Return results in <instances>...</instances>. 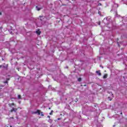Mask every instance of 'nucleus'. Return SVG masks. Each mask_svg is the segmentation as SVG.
<instances>
[{
    "instance_id": "f257e3e1",
    "label": "nucleus",
    "mask_w": 127,
    "mask_h": 127,
    "mask_svg": "<svg viewBox=\"0 0 127 127\" xmlns=\"http://www.w3.org/2000/svg\"><path fill=\"white\" fill-rule=\"evenodd\" d=\"M103 22H104L105 25L107 26L109 24H112L111 21V17H108L104 19Z\"/></svg>"
},
{
    "instance_id": "f03ea898",
    "label": "nucleus",
    "mask_w": 127,
    "mask_h": 127,
    "mask_svg": "<svg viewBox=\"0 0 127 127\" xmlns=\"http://www.w3.org/2000/svg\"><path fill=\"white\" fill-rule=\"evenodd\" d=\"M41 112V111L40 110H37L36 112H32V114L34 115H36V114H38V115H40Z\"/></svg>"
},
{
    "instance_id": "7ed1b4c3",
    "label": "nucleus",
    "mask_w": 127,
    "mask_h": 127,
    "mask_svg": "<svg viewBox=\"0 0 127 127\" xmlns=\"http://www.w3.org/2000/svg\"><path fill=\"white\" fill-rule=\"evenodd\" d=\"M18 109H19V108H13L11 110H10V113H12L13 112H16V111H17V110H18Z\"/></svg>"
},
{
    "instance_id": "20e7f679",
    "label": "nucleus",
    "mask_w": 127,
    "mask_h": 127,
    "mask_svg": "<svg viewBox=\"0 0 127 127\" xmlns=\"http://www.w3.org/2000/svg\"><path fill=\"white\" fill-rule=\"evenodd\" d=\"M112 100H113V96H109L108 97V101H112Z\"/></svg>"
},
{
    "instance_id": "39448f33",
    "label": "nucleus",
    "mask_w": 127,
    "mask_h": 127,
    "mask_svg": "<svg viewBox=\"0 0 127 127\" xmlns=\"http://www.w3.org/2000/svg\"><path fill=\"white\" fill-rule=\"evenodd\" d=\"M96 73H97V74H98L99 76H101V71H100V70L96 71Z\"/></svg>"
},
{
    "instance_id": "423d86ee",
    "label": "nucleus",
    "mask_w": 127,
    "mask_h": 127,
    "mask_svg": "<svg viewBox=\"0 0 127 127\" xmlns=\"http://www.w3.org/2000/svg\"><path fill=\"white\" fill-rule=\"evenodd\" d=\"M36 32L37 34H38V35H40V33H41L39 30L36 31Z\"/></svg>"
},
{
    "instance_id": "0eeeda50",
    "label": "nucleus",
    "mask_w": 127,
    "mask_h": 127,
    "mask_svg": "<svg viewBox=\"0 0 127 127\" xmlns=\"http://www.w3.org/2000/svg\"><path fill=\"white\" fill-rule=\"evenodd\" d=\"M36 9H37V10H40V9H41V8H41V7H38V6H37L36 7Z\"/></svg>"
},
{
    "instance_id": "6e6552de",
    "label": "nucleus",
    "mask_w": 127,
    "mask_h": 127,
    "mask_svg": "<svg viewBox=\"0 0 127 127\" xmlns=\"http://www.w3.org/2000/svg\"><path fill=\"white\" fill-rule=\"evenodd\" d=\"M12 106H14V103L9 104V106L11 107Z\"/></svg>"
},
{
    "instance_id": "1a4fd4ad",
    "label": "nucleus",
    "mask_w": 127,
    "mask_h": 127,
    "mask_svg": "<svg viewBox=\"0 0 127 127\" xmlns=\"http://www.w3.org/2000/svg\"><path fill=\"white\" fill-rule=\"evenodd\" d=\"M107 77H108V75L105 74L103 76L104 79L107 78Z\"/></svg>"
},
{
    "instance_id": "9d476101",
    "label": "nucleus",
    "mask_w": 127,
    "mask_h": 127,
    "mask_svg": "<svg viewBox=\"0 0 127 127\" xmlns=\"http://www.w3.org/2000/svg\"><path fill=\"white\" fill-rule=\"evenodd\" d=\"M50 115H53V110L51 111V112L50 113Z\"/></svg>"
},
{
    "instance_id": "9b49d317",
    "label": "nucleus",
    "mask_w": 127,
    "mask_h": 127,
    "mask_svg": "<svg viewBox=\"0 0 127 127\" xmlns=\"http://www.w3.org/2000/svg\"><path fill=\"white\" fill-rule=\"evenodd\" d=\"M41 116H42V117H44V114H43V112H41Z\"/></svg>"
},
{
    "instance_id": "f8f14e48",
    "label": "nucleus",
    "mask_w": 127,
    "mask_h": 127,
    "mask_svg": "<svg viewBox=\"0 0 127 127\" xmlns=\"http://www.w3.org/2000/svg\"><path fill=\"white\" fill-rule=\"evenodd\" d=\"M81 78H78V81L79 82H81Z\"/></svg>"
},
{
    "instance_id": "ddd939ff",
    "label": "nucleus",
    "mask_w": 127,
    "mask_h": 127,
    "mask_svg": "<svg viewBox=\"0 0 127 127\" xmlns=\"http://www.w3.org/2000/svg\"><path fill=\"white\" fill-rule=\"evenodd\" d=\"M18 99H21V96H18Z\"/></svg>"
},
{
    "instance_id": "4468645a",
    "label": "nucleus",
    "mask_w": 127,
    "mask_h": 127,
    "mask_svg": "<svg viewBox=\"0 0 127 127\" xmlns=\"http://www.w3.org/2000/svg\"><path fill=\"white\" fill-rule=\"evenodd\" d=\"M74 101L75 102V103H77V102H78V98H76V99L74 100Z\"/></svg>"
},
{
    "instance_id": "2eb2a0df",
    "label": "nucleus",
    "mask_w": 127,
    "mask_h": 127,
    "mask_svg": "<svg viewBox=\"0 0 127 127\" xmlns=\"http://www.w3.org/2000/svg\"><path fill=\"white\" fill-rule=\"evenodd\" d=\"M115 6H117V7L119 6L118 5V4H115Z\"/></svg>"
},
{
    "instance_id": "dca6fc26",
    "label": "nucleus",
    "mask_w": 127,
    "mask_h": 127,
    "mask_svg": "<svg viewBox=\"0 0 127 127\" xmlns=\"http://www.w3.org/2000/svg\"><path fill=\"white\" fill-rule=\"evenodd\" d=\"M98 25H101V22H98Z\"/></svg>"
},
{
    "instance_id": "f3484780",
    "label": "nucleus",
    "mask_w": 127,
    "mask_h": 127,
    "mask_svg": "<svg viewBox=\"0 0 127 127\" xmlns=\"http://www.w3.org/2000/svg\"><path fill=\"white\" fill-rule=\"evenodd\" d=\"M4 83L6 84V83H7V82L6 81L4 82Z\"/></svg>"
},
{
    "instance_id": "a211bd4d",
    "label": "nucleus",
    "mask_w": 127,
    "mask_h": 127,
    "mask_svg": "<svg viewBox=\"0 0 127 127\" xmlns=\"http://www.w3.org/2000/svg\"><path fill=\"white\" fill-rule=\"evenodd\" d=\"M47 118H48L49 119H50V116H48Z\"/></svg>"
},
{
    "instance_id": "6ab92c4d",
    "label": "nucleus",
    "mask_w": 127,
    "mask_h": 127,
    "mask_svg": "<svg viewBox=\"0 0 127 127\" xmlns=\"http://www.w3.org/2000/svg\"><path fill=\"white\" fill-rule=\"evenodd\" d=\"M60 120H61V118H58V121H60Z\"/></svg>"
},
{
    "instance_id": "aec40b11",
    "label": "nucleus",
    "mask_w": 127,
    "mask_h": 127,
    "mask_svg": "<svg viewBox=\"0 0 127 127\" xmlns=\"http://www.w3.org/2000/svg\"><path fill=\"white\" fill-rule=\"evenodd\" d=\"M49 110H51V108L50 107L49 108Z\"/></svg>"
},
{
    "instance_id": "412c9836",
    "label": "nucleus",
    "mask_w": 127,
    "mask_h": 127,
    "mask_svg": "<svg viewBox=\"0 0 127 127\" xmlns=\"http://www.w3.org/2000/svg\"><path fill=\"white\" fill-rule=\"evenodd\" d=\"M125 19H127V17H125Z\"/></svg>"
},
{
    "instance_id": "4be33fe9",
    "label": "nucleus",
    "mask_w": 127,
    "mask_h": 127,
    "mask_svg": "<svg viewBox=\"0 0 127 127\" xmlns=\"http://www.w3.org/2000/svg\"><path fill=\"white\" fill-rule=\"evenodd\" d=\"M9 127H12V126H9Z\"/></svg>"
},
{
    "instance_id": "5701e85b",
    "label": "nucleus",
    "mask_w": 127,
    "mask_h": 127,
    "mask_svg": "<svg viewBox=\"0 0 127 127\" xmlns=\"http://www.w3.org/2000/svg\"><path fill=\"white\" fill-rule=\"evenodd\" d=\"M40 17H43L40 16Z\"/></svg>"
},
{
    "instance_id": "b1692460",
    "label": "nucleus",
    "mask_w": 127,
    "mask_h": 127,
    "mask_svg": "<svg viewBox=\"0 0 127 127\" xmlns=\"http://www.w3.org/2000/svg\"><path fill=\"white\" fill-rule=\"evenodd\" d=\"M0 14H1V12L0 13Z\"/></svg>"
},
{
    "instance_id": "393cba45",
    "label": "nucleus",
    "mask_w": 127,
    "mask_h": 127,
    "mask_svg": "<svg viewBox=\"0 0 127 127\" xmlns=\"http://www.w3.org/2000/svg\"><path fill=\"white\" fill-rule=\"evenodd\" d=\"M123 22H124V20H122Z\"/></svg>"
},
{
    "instance_id": "a878e982",
    "label": "nucleus",
    "mask_w": 127,
    "mask_h": 127,
    "mask_svg": "<svg viewBox=\"0 0 127 127\" xmlns=\"http://www.w3.org/2000/svg\"><path fill=\"white\" fill-rule=\"evenodd\" d=\"M1 67V65H0V67Z\"/></svg>"
},
{
    "instance_id": "bb28decb",
    "label": "nucleus",
    "mask_w": 127,
    "mask_h": 127,
    "mask_svg": "<svg viewBox=\"0 0 127 127\" xmlns=\"http://www.w3.org/2000/svg\"><path fill=\"white\" fill-rule=\"evenodd\" d=\"M94 107H96V105H95V106H94Z\"/></svg>"
},
{
    "instance_id": "cd10ccee",
    "label": "nucleus",
    "mask_w": 127,
    "mask_h": 127,
    "mask_svg": "<svg viewBox=\"0 0 127 127\" xmlns=\"http://www.w3.org/2000/svg\"><path fill=\"white\" fill-rule=\"evenodd\" d=\"M41 20H42V19H40Z\"/></svg>"
},
{
    "instance_id": "c85d7f7f",
    "label": "nucleus",
    "mask_w": 127,
    "mask_h": 127,
    "mask_svg": "<svg viewBox=\"0 0 127 127\" xmlns=\"http://www.w3.org/2000/svg\"><path fill=\"white\" fill-rule=\"evenodd\" d=\"M20 109H21V108H20Z\"/></svg>"
},
{
    "instance_id": "c756f323",
    "label": "nucleus",
    "mask_w": 127,
    "mask_h": 127,
    "mask_svg": "<svg viewBox=\"0 0 127 127\" xmlns=\"http://www.w3.org/2000/svg\"><path fill=\"white\" fill-rule=\"evenodd\" d=\"M123 114V113H121V115Z\"/></svg>"
},
{
    "instance_id": "7c9ffc66",
    "label": "nucleus",
    "mask_w": 127,
    "mask_h": 127,
    "mask_svg": "<svg viewBox=\"0 0 127 127\" xmlns=\"http://www.w3.org/2000/svg\"><path fill=\"white\" fill-rule=\"evenodd\" d=\"M19 104H20V102H19Z\"/></svg>"
}]
</instances>
